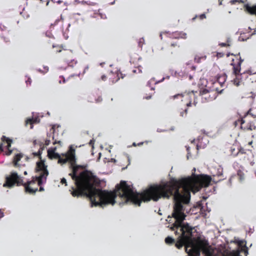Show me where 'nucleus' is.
I'll list each match as a JSON object with an SVG mask.
<instances>
[{
    "instance_id": "nucleus-31",
    "label": "nucleus",
    "mask_w": 256,
    "mask_h": 256,
    "mask_svg": "<svg viewBox=\"0 0 256 256\" xmlns=\"http://www.w3.org/2000/svg\"><path fill=\"white\" fill-rule=\"evenodd\" d=\"M144 42V39L143 38L140 39L139 42H138V46H140V48H142V46L141 44L143 43Z\"/></svg>"
},
{
    "instance_id": "nucleus-29",
    "label": "nucleus",
    "mask_w": 256,
    "mask_h": 256,
    "mask_svg": "<svg viewBox=\"0 0 256 256\" xmlns=\"http://www.w3.org/2000/svg\"><path fill=\"white\" fill-rule=\"evenodd\" d=\"M218 45L222 47H227L230 46V44H226L224 42L219 43Z\"/></svg>"
},
{
    "instance_id": "nucleus-34",
    "label": "nucleus",
    "mask_w": 256,
    "mask_h": 256,
    "mask_svg": "<svg viewBox=\"0 0 256 256\" xmlns=\"http://www.w3.org/2000/svg\"><path fill=\"white\" fill-rule=\"evenodd\" d=\"M246 40V38H242L241 36H239V38H238V41H240V42H244Z\"/></svg>"
},
{
    "instance_id": "nucleus-20",
    "label": "nucleus",
    "mask_w": 256,
    "mask_h": 256,
    "mask_svg": "<svg viewBox=\"0 0 256 256\" xmlns=\"http://www.w3.org/2000/svg\"><path fill=\"white\" fill-rule=\"evenodd\" d=\"M222 170H223L222 168L221 167H220V168H218V169L216 175L218 176H222Z\"/></svg>"
},
{
    "instance_id": "nucleus-60",
    "label": "nucleus",
    "mask_w": 256,
    "mask_h": 256,
    "mask_svg": "<svg viewBox=\"0 0 256 256\" xmlns=\"http://www.w3.org/2000/svg\"><path fill=\"white\" fill-rule=\"evenodd\" d=\"M190 156H191L190 153V152H188L187 156H186L187 159H188Z\"/></svg>"
},
{
    "instance_id": "nucleus-56",
    "label": "nucleus",
    "mask_w": 256,
    "mask_h": 256,
    "mask_svg": "<svg viewBox=\"0 0 256 256\" xmlns=\"http://www.w3.org/2000/svg\"><path fill=\"white\" fill-rule=\"evenodd\" d=\"M254 229H252V228H250V230H249V231H248V233L250 234H252L254 232Z\"/></svg>"
},
{
    "instance_id": "nucleus-50",
    "label": "nucleus",
    "mask_w": 256,
    "mask_h": 256,
    "mask_svg": "<svg viewBox=\"0 0 256 256\" xmlns=\"http://www.w3.org/2000/svg\"><path fill=\"white\" fill-rule=\"evenodd\" d=\"M50 144V140H46L45 142V144L46 146H48V145H49Z\"/></svg>"
},
{
    "instance_id": "nucleus-57",
    "label": "nucleus",
    "mask_w": 256,
    "mask_h": 256,
    "mask_svg": "<svg viewBox=\"0 0 256 256\" xmlns=\"http://www.w3.org/2000/svg\"><path fill=\"white\" fill-rule=\"evenodd\" d=\"M102 79L103 80H106V76L104 75H103L102 76Z\"/></svg>"
},
{
    "instance_id": "nucleus-4",
    "label": "nucleus",
    "mask_w": 256,
    "mask_h": 256,
    "mask_svg": "<svg viewBox=\"0 0 256 256\" xmlns=\"http://www.w3.org/2000/svg\"><path fill=\"white\" fill-rule=\"evenodd\" d=\"M230 243H234L236 245V250H232V247L226 245L222 246L219 248H213L214 250L224 251V256H242L240 252H244L245 256L248 254V248L246 246V242L239 239H235V241H231Z\"/></svg>"
},
{
    "instance_id": "nucleus-3",
    "label": "nucleus",
    "mask_w": 256,
    "mask_h": 256,
    "mask_svg": "<svg viewBox=\"0 0 256 256\" xmlns=\"http://www.w3.org/2000/svg\"><path fill=\"white\" fill-rule=\"evenodd\" d=\"M36 170L40 172V176H36L32 178V180H28L26 183L23 182V178L18 174L15 172H12L9 176H6L5 178V182L3 184L4 187L8 188H12L16 184L17 186H23L24 187L25 191L30 194H35L38 191V188L33 189L30 185L38 182V185L40 186L39 191L42 192L44 188L42 186L46 183L47 176L48 175V172L47 170L44 161L36 162Z\"/></svg>"
},
{
    "instance_id": "nucleus-30",
    "label": "nucleus",
    "mask_w": 256,
    "mask_h": 256,
    "mask_svg": "<svg viewBox=\"0 0 256 256\" xmlns=\"http://www.w3.org/2000/svg\"><path fill=\"white\" fill-rule=\"evenodd\" d=\"M56 126L58 128L60 126L58 125V124H54V125H53L52 127L50 128V130H52V133L53 134L56 132V128H55V126Z\"/></svg>"
},
{
    "instance_id": "nucleus-38",
    "label": "nucleus",
    "mask_w": 256,
    "mask_h": 256,
    "mask_svg": "<svg viewBox=\"0 0 256 256\" xmlns=\"http://www.w3.org/2000/svg\"><path fill=\"white\" fill-rule=\"evenodd\" d=\"M62 34H63V36L64 37V38L66 39V40H67L68 38V36L67 34H66V32H62Z\"/></svg>"
},
{
    "instance_id": "nucleus-54",
    "label": "nucleus",
    "mask_w": 256,
    "mask_h": 256,
    "mask_svg": "<svg viewBox=\"0 0 256 256\" xmlns=\"http://www.w3.org/2000/svg\"><path fill=\"white\" fill-rule=\"evenodd\" d=\"M151 80H149L148 82H147V84H146V86H149V87H150V86H151Z\"/></svg>"
},
{
    "instance_id": "nucleus-10",
    "label": "nucleus",
    "mask_w": 256,
    "mask_h": 256,
    "mask_svg": "<svg viewBox=\"0 0 256 256\" xmlns=\"http://www.w3.org/2000/svg\"><path fill=\"white\" fill-rule=\"evenodd\" d=\"M186 34L182 32H176L172 34V36L174 38H186Z\"/></svg>"
},
{
    "instance_id": "nucleus-25",
    "label": "nucleus",
    "mask_w": 256,
    "mask_h": 256,
    "mask_svg": "<svg viewBox=\"0 0 256 256\" xmlns=\"http://www.w3.org/2000/svg\"><path fill=\"white\" fill-rule=\"evenodd\" d=\"M170 72L172 76H174L175 77L177 76V72L176 71H175L174 70H170Z\"/></svg>"
},
{
    "instance_id": "nucleus-49",
    "label": "nucleus",
    "mask_w": 256,
    "mask_h": 256,
    "mask_svg": "<svg viewBox=\"0 0 256 256\" xmlns=\"http://www.w3.org/2000/svg\"><path fill=\"white\" fill-rule=\"evenodd\" d=\"M60 78L62 79V82L63 83H65L66 82V80H65V78H64V76H60Z\"/></svg>"
},
{
    "instance_id": "nucleus-55",
    "label": "nucleus",
    "mask_w": 256,
    "mask_h": 256,
    "mask_svg": "<svg viewBox=\"0 0 256 256\" xmlns=\"http://www.w3.org/2000/svg\"><path fill=\"white\" fill-rule=\"evenodd\" d=\"M70 62H68V66L73 67V65Z\"/></svg>"
},
{
    "instance_id": "nucleus-22",
    "label": "nucleus",
    "mask_w": 256,
    "mask_h": 256,
    "mask_svg": "<svg viewBox=\"0 0 256 256\" xmlns=\"http://www.w3.org/2000/svg\"><path fill=\"white\" fill-rule=\"evenodd\" d=\"M180 110L181 111L180 112V116H184V114H185V116H186L188 112V108H186L184 110H182V109Z\"/></svg>"
},
{
    "instance_id": "nucleus-40",
    "label": "nucleus",
    "mask_w": 256,
    "mask_h": 256,
    "mask_svg": "<svg viewBox=\"0 0 256 256\" xmlns=\"http://www.w3.org/2000/svg\"><path fill=\"white\" fill-rule=\"evenodd\" d=\"M120 74V75H121V78H124V75H123V74H122L120 72V70H118V72H117V76H118V74Z\"/></svg>"
},
{
    "instance_id": "nucleus-37",
    "label": "nucleus",
    "mask_w": 256,
    "mask_h": 256,
    "mask_svg": "<svg viewBox=\"0 0 256 256\" xmlns=\"http://www.w3.org/2000/svg\"><path fill=\"white\" fill-rule=\"evenodd\" d=\"M224 56V54L223 52H218L217 56L219 58L222 57Z\"/></svg>"
},
{
    "instance_id": "nucleus-39",
    "label": "nucleus",
    "mask_w": 256,
    "mask_h": 256,
    "mask_svg": "<svg viewBox=\"0 0 256 256\" xmlns=\"http://www.w3.org/2000/svg\"><path fill=\"white\" fill-rule=\"evenodd\" d=\"M96 102H100L102 101V98L101 96H98L97 99L96 100Z\"/></svg>"
},
{
    "instance_id": "nucleus-28",
    "label": "nucleus",
    "mask_w": 256,
    "mask_h": 256,
    "mask_svg": "<svg viewBox=\"0 0 256 256\" xmlns=\"http://www.w3.org/2000/svg\"><path fill=\"white\" fill-rule=\"evenodd\" d=\"M46 36L49 38H54V37L53 35L52 34V32H50V31H47L46 32Z\"/></svg>"
},
{
    "instance_id": "nucleus-8",
    "label": "nucleus",
    "mask_w": 256,
    "mask_h": 256,
    "mask_svg": "<svg viewBox=\"0 0 256 256\" xmlns=\"http://www.w3.org/2000/svg\"><path fill=\"white\" fill-rule=\"evenodd\" d=\"M232 74L235 76V78H234V80H237L238 81H241L242 80V75L243 74H246V73H248L250 74H252V72H250V71H248V72H244V73L242 74L240 73V72H232Z\"/></svg>"
},
{
    "instance_id": "nucleus-63",
    "label": "nucleus",
    "mask_w": 256,
    "mask_h": 256,
    "mask_svg": "<svg viewBox=\"0 0 256 256\" xmlns=\"http://www.w3.org/2000/svg\"><path fill=\"white\" fill-rule=\"evenodd\" d=\"M231 42V39L230 38H227V40H226V42H228V44L229 42Z\"/></svg>"
},
{
    "instance_id": "nucleus-36",
    "label": "nucleus",
    "mask_w": 256,
    "mask_h": 256,
    "mask_svg": "<svg viewBox=\"0 0 256 256\" xmlns=\"http://www.w3.org/2000/svg\"><path fill=\"white\" fill-rule=\"evenodd\" d=\"M31 82H32V80H31V79L30 78H28V80H26V82L27 86L28 84L30 85L31 84Z\"/></svg>"
},
{
    "instance_id": "nucleus-51",
    "label": "nucleus",
    "mask_w": 256,
    "mask_h": 256,
    "mask_svg": "<svg viewBox=\"0 0 256 256\" xmlns=\"http://www.w3.org/2000/svg\"><path fill=\"white\" fill-rule=\"evenodd\" d=\"M61 144V142L58 140V141H56V140H55L54 142H53V144Z\"/></svg>"
},
{
    "instance_id": "nucleus-2",
    "label": "nucleus",
    "mask_w": 256,
    "mask_h": 256,
    "mask_svg": "<svg viewBox=\"0 0 256 256\" xmlns=\"http://www.w3.org/2000/svg\"><path fill=\"white\" fill-rule=\"evenodd\" d=\"M66 158L72 171L69 176L74 181L76 186L71 188L72 190L70 194L73 196L86 197L90 202V207L99 206L103 208L108 204L114 206L118 196L124 200L119 203L120 206L127 204L130 200L135 204L138 202V192L125 181L122 180L120 184H117L115 190H102L106 185V182L92 174H88L82 171L86 168L76 164L74 150Z\"/></svg>"
},
{
    "instance_id": "nucleus-41",
    "label": "nucleus",
    "mask_w": 256,
    "mask_h": 256,
    "mask_svg": "<svg viewBox=\"0 0 256 256\" xmlns=\"http://www.w3.org/2000/svg\"><path fill=\"white\" fill-rule=\"evenodd\" d=\"M165 79V78H163L162 80H158V81H156V82H155V84H158L160 82H162Z\"/></svg>"
},
{
    "instance_id": "nucleus-52",
    "label": "nucleus",
    "mask_w": 256,
    "mask_h": 256,
    "mask_svg": "<svg viewBox=\"0 0 256 256\" xmlns=\"http://www.w3.org/2000/svg\"><path fill=\"white\" fill-rule=\"evenodd\" d=\"M2 38L3 39V40L6 42H8L9 40H8L7 38H6V37L4 36H2Z\"/></svg>"
},
{
    "instance_id": "nucleus-32",
    "label": "nucleus",
    "mask_w": 256,
    "mask_h": 256,
    "mask_svg": "<svg viewBox=\"0 0 256 256\" xmlns=\"http://www.w3.org/2000/svg\"><path fill=\"white\" fill-rule=\"evenodd\" d=\"M60 20V19L56 20L54 24H51V26H55L57 25L59 22Z\"/></svg>"
},
{
    "instance_id": "nucleus-13",
    "label": "nucleus",
    "mask_w": 256,
    "mask_h": 256,
    "mask_svg": "<svg viewBox=\"0 0 256 256\" xmlns=\"http://www.w3.org/2000/svg\"><path fill=\"white\" fill-rule=\"evenodd\" d=\"M32 118H28L26 121V124L32 123V121H34V123L40 122V120L38 116L34 117V112H32Z\"/></svg>"
},
{
    "instance_id": "nucleus-6",
    "label": "nucleus",
    "mask_w": 256,
    "mask_h": 256,
    "mask_svg": "<svg viewBox=\"0 0 256 256\" xmlns=\"http://www.w3.org/2000/svg\"><path fill=\"white\" fill-rule=\"evenodd\" d=\"M1 139L3 142L6 140L8 144V145L6 146V148L7 150V151L6 152V154L7 156L10 155L12 153V150H10V148L11 146V143L12 142V140L4 136H2Z\"/></svg>"
},
{
    "instance_id": "nucleus-18",
    "label": "nucleus",
    "mask_w": 256,
    "mask_h": 256,
    "mask_svg": "<svg viewBox=\"0 0 256 256\" xmlns=\"http://www.w3.org/2000/svg\"><path fill=\"white\" fill-rule=\"evenodd\" d=\"M210 92V90L206 88H202V90H200L199 94L203 95V94H206V93L208 92Z\"/></svg>"
},
{
    "instance_id": "nucleus-5",
    "label": "nucleus",
    "mask_w": 256,
    "mask_h": 256,
    "mask_svg": "<svg viewBox=\"0 0 256 256\" xmlns=\"http://www.w3.org/2000/svg\"><path fill=\"white\" fill-rule=\"evenodd\" d=\"M33 144L34 145H36L38 144L40 148L38 152H33L32 154L34 156H38L40 158H41V154L42 153V151L44 149V146L42 142L37 141L36 140H34L33 142Z\"/></svg>"
},
{
    "instance_id": "nucleus-61",
    "label": "nucleus",
    "mask_w": 256,
    "mask_h": 256,
    "mask_svg": "<svg viewBox=\"0 0 256 256\" xmlns=\"http://www.w3.org/2000/svg\"><path fill=\"white\" fill-rule=\"evenodd\" d=\"M234 54L232 53L228 52L226 54L227 57H228L230 56H234Z\"/></svg>"
},
{
    "instance_id": "nucleus-47",
    "label": "nucleus",
    "mask_w": 256,
    "mask_h": 256,
    "mask_svg": "<svg viewBox=\"0 0 256 256\" xmlns=\"http://www.w3.org/2000/svg\"><path fill=\"white\" fill-rule=\"evenodd\" d=\"M238 2V0H232L230 1V3L232 4H236V2Z\"/></svg>"
},
{
    "instance_id": "nucleus-53",
    "label": "nucleus",
    "mask_w": 256,
    "mask_h": 256,
    "mask_svg": "<svg viewBox=\"0 0 256 256\" xmlns=\"http://www.w3.org/2000/svg\"><path fill=\"white\" fill-rule=\"evenodd\" d=\"M157 132H166V130H161L160 128H158L157 130H156Z\"/></svg>"
},
{
    "instance_id": "nucleus-16",
    "label": "nucleus",
    "mask_w": 256,
    "mask_h": 256,
    "mask_svg": "<svg viewBox=\"0 0 256 256\" xmlns=\"http://www.w3.org/2000/svg\"><path fill=\"white\" fill-rule=\"evenodd\" d=\"M165 242L168 244H173L175 242V240L172 238L168 236L165 238Z\"/></svg>"
},
{
    "instance_id": "nucleus-17",
    "label": "nucleus",
    "mask_w": 256,
    "mask_h": 256,
    "mask_svg": "<svg viewBox=\"0 0 256 256\" xmlns=\"http://www.w3.org/2000/svg\"><path fill=\"white\" fill-rule=\"evenodd\" d=\"M68 162V160L65 158H62L61 157L58 160V163L60 164H64Z\"/></svg>"
},
{
    "instance_id": "nucleus-1",
    "label": "nucleus",
    "mask_w": 256,
    "mask_h": 256,
    "mask_svg": "<svg viewBox=\"0 0 256 256\" xmlns=\"http://www.w3.org/2000/svg\"><path fill=\"white\" fill-rule=\"evenodd\" d=\"M172 184L163 182L160 185L151 186L142 194L138 192V202L136 204L129 201L127 204H132L140 206L142 201L148 202L151 200L157 202L160 198H170L172 196L174 204L172 216L176 220L175 227L181 232L175 246L180 249L184 246L188 256H200L202 252L204 256H224V251L214 250L205 238H195L192 234V228L184 220L187 214H194V210L189 205L190 200V190L197 184L198 181L192 176L182 178L178 180L175 178L170 179Z\"/></svg>"
},
{
    "instance_id": "nucleus-12",
    "label": "nucleus",
    "mask_w": 256,
    "mask_h": 256,
    "mask_svg": "<svg viewBox=\"0 0 256 256\" xmlns=\"http://www.w3.org/2000/svg\"><path fill=\"white\" fill-rule=\"evenodd\" d=\"M22 156V155L21 154H18L15 155L13 160L14 165L15 166H19V164L18 162L20 160Z\"/></svg>"
},
{
    "instance_id": "nucleus-23",
    "label": "nucleus",
    "mask_w": 256,
    "mask_h": 256,
    "mask_svg": "<svg viewBox=\"0 0 256 256\" xmlns=\"http://www.w3.org/2000/svg\"><path fill=\"white\" fill-rule=\"evenodd\" d=\"M52 158H56L58 160L60 158V155L58 152H56L53 154H52Z\"/></svg>"
},
{
    "instance_id": "nucleus-48",
    "label": "nucleus",
    "mask_w": 256,
    "mask_h": 256,
    "mask_svg": "<svg viewBox=\"0 0 256 256\" xmlns=\"http://www.w3.org/2000/svg\"><path fill=\"white\" fill-rule=\"evenodd\" d=\"M4 216V212L2 211V210L0 209V218H2Z\"/></svg>"
},
{
    "instance_id": "nucleus-45",
    "label": "nucleus",
    "mask_w": 256,
    "mask_h": 256,
    "mask_svg": "<svg viewBox=\"0 0 256 256\" xmlns=\"http://www.w3.org/2000/svg\"><path fill=\"white\" fill-rule=\"evenodd\" d=\"M138 72L140 73H142V66H138Z\"/></svg>"
},
{
    "instance_id": "nucleus-64",
    "label": "nucleus",
    "mask_w": 256,
    "mask_h": 256,
    "mask_svg": "<svg viewBox=\"0 0 256 256\" xmlns=\"http://www.w3.org/2000/svg\"><path fill=\"white\" fill-rule=\"evenodd\" d=\"M6 27L5 26H3L2 27H1L0 30L2 31V30H6Z\"/></svg>"
},
{
    "instance_id": "nucleus-35",
    "label": "nucleus",
    "mask_w": 256,
    "mask_h": 256,
    "mask_svg": "<svg viewBox=\"0 0 256 256\" xmlns=\"http://www.w3.org/2000/svg\"><path fill=\"white\" fill-rule=\"evenodd\" d=\"M94 139H92L90 140V142H89V144L91 146H92V148H94Z\"/></svg>"
},
{
    "instance_id": "nucleus-33",
    "label": "nucleus",
    "mask_w": 256,
    "mask_h": 256,
    "mask_svg": "<svg viewBox=\"0 0 256 256\" xmlns=\"http://www.w3.org/2000/svg\"><path fill=\"white\" fill-rule=\"evenodd\" d=\"M60 183L62 184H64L66 186L67 185L66 180V178H63L61 179Z\"/></svg>"
},
{
    "instance_id": "nucleus-7",
    "label": "nucleus",
    "mask_w": 256,
    "mask_h": 256,
    "mask_svg": "<svg viewBox=\"0 0 256 256\" xmlns=\"http://www.w3.org/2000/svg\"><path fill=\"white\" fill-rule=\"evenodd\" d=\"M244 8L245 10L248 12V13L256 15V4L252 6L248 4H246L244 5Z\"/></svg>"
},
{
    "instance_id": "nucleus-11",
    "label": "nucleus",
    "mask_w": 256,
    "mask_h": 256,
    "mask_svg": "<svg viewBox=\"0 0 256 256\" xmlns=\"http://www.w3.org/2000/svg\"><path fill=\"white\" fill-rule=\"evenodd\" d=\"M227 76L226 74H224L222 75L218 76L216 78V81L222 86L223 84L226 80Z\"/></svg>"
},
{
    "instance_id": "nucleus-24",
    "label": "nucleus",
    "mask_w": 256,
    "mask_h": 256,
    "mask_svg": "<svg viewBox=\"0 0 256 256\" xmlns=\"http://www.w3.org/2000/svg\"><path fill=\"white\" fill-rule=\"evenodd\" d=\"M232 82H233V84H234L236 86H240V81H238L236 80L233 79L231 80Z\"/></svg>"
},
{
    "instance_id": "nucleus-27",
    "label": "nucleus",
    "mask_w": 256,
    "mask_h": 256,
    "mask_svg": "<svg viewBox=\"0 0 256 256\" xmlns=\"http://www.w3.org/2000/svg\"><path fill=\"white\" fill-rule=\"evenodd\" d=\"M253 129H256V126L254 124H252V123L249 124V126L248 127V130H251Z\"/></svg>"
},
{
    "instance_id": "nucleus-14",
    "label": "nucleus",
    "mask_w": 256,
    "mask_h": 256,
    "mask_svg": "<svg viewBox=\"0 0 256 256\" xmlns=\"http://www.w3.org/2000/svg\"><path fill=\"white\" fill-rule=\"evenodd\" d=\"M56 147H53L48 150V156L50 159H52V154H54L56 153Z\"/></svg>"
},
{
    "instance_id": "nucleus-19",
    "label": "nucleus",
    "mask_w": 256,
    "mask_h": 256,
    "mask_svg": "<svg viewBox=\"0 0 256 256\" xmlns=\"http://www.w3.org/2000/svg\"><path fill=\"white\" fill-rule=\"evenodd\" d=\"M187 74H186L185 72L181 71L179 72H177V78H183L186 76Z\"/></svg>"
},
{
    "instance_id": "nucleus-21",
    "label": "nucleus",
    "mask_w": 256,
    "mask_h": 256,
    "mask_svg": "<svg viewBox=\"0 0 256 256\" xmlns=\"http://www.w3.org/2000/svg\"><path fill=\"white\" fill-rule=\"evenodd\" d=\"M237 174H238V175L240 177V180L242 181V180H243L244 179V176H243L244 174L241 170H239L238 171Z\"/></svg>"
},
{
    "instance_id": "nucleus-58",
    "label": "nucleus",
    "mask_w": 256,
    "mask_h": 256,
    "mask_svg": "<svg viewBox=\"0 0 256 256\" xmlns=\"http://www.w3.org/2000/svg\"><path fill=\"white\" fill-rule=\"evenodd\" d=\"M70 62H74V64H77V60H71L70 61Z\"/></svg>"
},
{
    "instance_id": "nucleus-42",
    "label": "nucleus",
    "mask_w": 256,
    "mask_h": 256,
    "mask_svg": "<svg viewBox=\"0 0 256 256\" xmlns=\"http://www.w3.org/2000/svg\"><path fill=\"white\" fill-rule=\"evenodd\" d=\"M202 58H197L196 57H195L194 58V60L195 62H196L197 63H199L200 62V59H201Z\"/></svg>"
},
{
    "instance_id": "nucleus-43",
    "label": "nucleus",
    "mask_w": 256,
    "mask_h": 256,
    "mask_svg": "<svg viewBox=\"0 0 256 256\" xmlns=\"http://www.w3.org/2000/svg\"><path fill=\"white\" fill-rule=\"evenodd\" d=\"M200 18L201 20L205 18H206V14H202L201 15H200Z\"/></svg>"
},
{
    "instance_id": "nucleus-62",
    "label": "nucleus",
    "mask_w": 256,
    "mask_h": 256,
    "mask_svg": "<svg viewBox=\"0 0 256 256\" xmlns=\"http://www.w3.org/2000/svg\"><path fill=\"white\" fill-rule=\"evenodd\" d=\"M70 26V24H68V28H66V31L68 32L69 31V28Z\"/></svg>"
},
{
    "instance_id": "nucleus-59",
    "label": "nucleus",
    "mask_w": 256,
    "mask_h": 256,
    "mask_svg": "<svg viewBox=\"0 0 256 256\" xmlns=\"http://www.w3.org/2000/svg\"><path fill=\"white\" fill-rule=\"evenodd\" d=\"M238 152H240L241 153H244V150L242 148H240V149L239 150Z\"/></svg>"
},
{
    "instance_id": "nucleus-9",
    "label": "nucleus",
    "mask_w": 256,
    "mask_h": 256,
    "mask_svg": "<svg viewBox=\"0 0 256 256\" xmlns=\"http://www.w3.org/2000/svg\"><path fill=\"white\" fill-rule=\"evenodd\" d=\"M242 63L238 62L236 64L234 63H230V66H232L233 72H240L241 70Z\"/></svg>"
},
{
    "instance_id": "nucleus-26",
    "label": "nucleus",
    "mask_w": 256,
    "mask_h": 256,
    "mask_svg": "<svg viewBox=\"0 0 256 256\" xmlns=\"http://www.w3.org/2000/svg\"><path fill=\"white\" fill-rule=\"evenodd\" d=\"M252 110V108H250L246 114L244 116V118H245L248 114L250 115L253 118H256V115L254 114H253L251 113L250 112Z\"/></svg>"
},
{
    "instance_id": "nucleus-15",
    "label": "nucleus",
    "mask_w": 256,
    "mask_h": 256,
    "mask_svg": "<svg viewBox=\"0 0 256 256\" xmlns=\"http://www.w3.org/2000/svg\"><path fill=\"white\" fill-rule=\"evenodd\" d=\"M206 177V180L210 182H213L214 184H216L220 181H221L222 179H220L218 180H216L214 178V175L213 176L214 178H212V176H208V175H204Z\"/></svg>"
},
{
    "instance_id": "nucleus-44",
    "label": "nucleus",
    "mask_w": 256,
    "mask_h": 256,
    "mask_svg": "<svg viewBox=\"0 0 256 256\" xmlns=\"http://www.w3.org/2000/svg\"><path fill=\"white\" fill-rule=\"evenodd\" d=\"M196 170V168H194L192 170V175H193V176H198V175H196V174H195Z\"/></svg>"
},
{
    "instance_id": "nucleus-46",
    "label": "nucleus",
    "mask_w": 256,
    "mask_h": 256,
    "mask_svg": "<svg viewBox=\"0 0 256 256\" xmlns=\"http://www.w3.org/2000/svg\"><path fill=\"white\" fill-rule=\"evenodd\" d=\"M100 15L102 18L105 19L106 18V16L104 14H100Z\"/></svg>"
}]
</instances>
